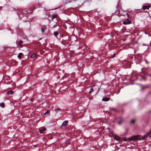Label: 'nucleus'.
<instances>
[{"label": "nucleus", "mask_w": 151, "mask_h": 151, "mask_svg": "<svg viewBox=\"0 0 151 151\" xmlns=\"http://www.w3.org/2000/svg\"><path fill=\"white\" fill-rule=\"evenodd\" d=\"M151 133V131L150 132L144 135L143 136H140L139 135L132 136L131 137V138L129 139V140H136L138 139L139 140H144L147 138L150 134Z\"/></svg>", "instance_id": "1"}, {"label": "nucleus", "mask_w": 151, "mask_h": 151, "mask_svg": "<svg viewBox=\"0 0 151 151\" xmlns=\"http://www.w3.org/2000/svg\"><path fill=\"white\" fill-rule=\"evenodd\" d=\"M54 111L56 113H61L62 112L63 110H61L59 108H55L54 109Z\"/></svg>", "instance_id": "2"}, {"label": "nucleus", "mask_w": 151, "mask_h": 151, "mask_svg": "<svg viewBox=\"0 0 151 151\" xmlns=\"http://www.w3.org/2000/svg\"><path fill=\"white\" fill-rule=\"evenodd\" d=\"M46 130V129L45 128H43L41 129H39V131L40 133H44L45 132Z\"/></svg>", "instance_id": "3"}, {"label": "nucleus", "mask_w": 151, "mask_h": 151, "mask_svg": "<svg viewBox=\"0 0 151 151\" xmlns=\"http://www.w3.org/2000/svg\"><path fill=\"white\" fill-rule=\"evenodd\" d=\"M123 24H130L131 23V22L129 19H127L126 21L123 22Z\"/></svg>", "instance_id": "4"}, {"label": "nucleus", "mask_w": 151, "mask_h": 151, "mask_svg": "<svg viewBox=\"0 0 151 151\" xmlns=\"http://www.w3.org/2000/svg\"><path fill=\"white\" fill-rule=\"evenodd\" d=\"M68 122V121L65 120L64 121L62 124V127H65L67 125Z\"/></svg>", "instance_id": "5"}, {"label": "nucleus", "mask_w": 151, "mask_h": 151, "mask_svg": "<svg viewBox=\"0 0 151 151\" xmlns=\"http://www.w3.org/2000/svg\"><path fill=\"white\" fill-rule=\"evenodd\" d=\"M70 139H68L66 140L65 142V145L66 146L68 145L70 143Z\"/></svg>", "instance_id": "6"}, {"label": "nucleus", "mask_w": 151, "mask_h": 151, "mask_svg": "<svg viewBox=\"0 0 151 151\" xmlns=\"http://www.w3.org/2000/svg\"><path fill=\"white\" fill-rule=\"evenodd\" d=\"M46 29V27L45 26L43 25L41 27V30L42 32H44Z\"/></svg>", "instance_id": "7"}, {"label": "nucleus", "mask_w": 151, "mask_h": 151, "mask_svg": "<svg viewBox=\"0 0 151 151\" xmlns=\"http://www.w3.org/2000/svg\"><path fill=\"white\" fill-rule=\"evenodd\" d=\"M111 37V35H108L106 36V39L107 41H109Z\"/></svg>", "instance_id": "8"}, {"label": "nucleus", "mask_w": 151, "mask_h": 151, "mask_svg": "<svg viewBox=\"0 0 151 151\" xmlns=\"http://www.w3.org/2000/svg\"><path fill=\"white\" fill-rule=\"evenodd\" d=\"M150 7V6H143V7L142 8V9L144 10L145 9H148Z\"/></svg>", "instance_id": "9"}, {"label": "nucleus", "mask_w": 151, "mask_h": 151, "mask_svg": "<svg viewBox=\"0 0 151 151\" xmlns=\"http://www.w3.org/2000/svg\"><path fill=\"white\" fill-rule=\"evenodd\" d=\"M37 55L35 53L33 54L31 56V58H34L35 57H37Z\"/></svg>", "instance_id": "10"}, {"label": "nucleus", "mask_w": 151, "mask_h": 151, "mask_svg": "<svg viewBox=\"0 0 151 151\" xmlns=\"http://www.w3.org/2000/svg\"><path fill=\"white\" fill-rule=\"evenodd\" d=\"M109 99L108 98H104L102 99V100L103 101H109Z\"/></svg>", "instance_id": "11"}, {"label": "nucleus", "mask_w": 151, "mask_h": 151, "mask_svg": "<svg viewBox=\"0 0 151 151\" xmlns=\"http://www.w3.org/2000/svg\"><path fill=\"white\" fill-rule=\"evenodd\" d=\"M57 16V15L56 14L53 15L51 17L52 20L54 18H56Z\"/></svg>", "instance_id": "12"}, {"label": "nucleus", "mask_w": 151, "mask_h": 151, "mask_svg": "<svg viewBox=\"0 0 151 151\" xmlns=\"http://www.w3.org/2000/svg\"><path fill=\"white\" fill-rule=\"evenodd\" d=\"M22 53H19V55L18 56V57L19 58H20L22 56Z\"/></svg>", "instance_id": "13"}, {"label": "nucleus", "mask_w": 151, "mask_h": 151, "mask_svg": "<svg viewBox=\"0 0 151 151\" xmlns=\"http://www.w3.org/2000/svg\"><path fill=\"white\" fill-rule=\"evenodd\" d=\"M131 138V137L130 138H128L127 139H125V138H124L123 139V140L124 141H132L133 140H129V139H130Z\"/></svg>", "instance_id": "14"}, {"label": "nucleus", "mask_w": 151, "mask_h": 151, "mask_svg": "<svg viewBox=\"0 0 151 151\" xmlns=\"http://www.w3.org/2000/svg\"><path fill=\"white\" fill-rule=\"evenodd\" d=\"M13 93V91H9L7 92V94L9 95H11Z\"/></svg>", "instance_id": "15"}, {"label": "nucleus", "mask_w": 151, "mask_h": 151, "mask_svg": "<svg viewBox=\"0 0 151 151\" xmlns=\"http://www.w3.org/2000/svg\"><path fill=\"white\" fill-rule=\"evenodd\" d=\"M114 139L117 141H119V142H120L121 141V139H120L119 138H117V137H114Z\"/></svg>", "instance_id": "16"}, {"label": "nucleus", "mask_w": 151, "mask_h": 151, "mask_svg": "<svg viewBox=\"0 0 151 151\" xmlns=\"http://www.w3.org/2000/svg\"><path fill=\"white\" fill-rule=\"evenodd\" d=\"M0 106L2 108H4V105L3 103H2L0 104Z\"/></svg>", "instance_id": "17"}, {"label": "nucleus", "mask_w": 151, "mask_h": 151, "mask_svg": "<svg viewBox=\"0 0 151 151\" xmlns=\"http://www.w3.org/2000/svg\"><path fill=\"white\" fill-rule=\"evenodd\" d=\"M93 91V87H91L90 88V90L89 92V93H91Z\"/></svg>", "instance_id": "18"}, {"label": "nucleus", "mask_w": 151, "mask_h": 151, "mask_svg": "<svg viewBox=\"0 0 151 151\" xmlns=\"http://www.w3.org/2000/svg\"><path fill=\"white\" fill-rule=\"evenodd\" d=\"M58 34V33L56 32H55L54 33V36L57 37V35Z\"/></svg>", "instance_id": "19"}, {"label": "nucleus", "mask_w": 151, "mask_h": 151, "mask_svg": "<svg viewBox=\"0 0 151 151\" xmlns=\"http://www.w3.org/2000/svg\"><path fill=\"white\" fill-rule=\"evenodd\" d=\"M50 111H47L45 113V115H46L47 114H48V115H49Z\"/></svg>", "instance_id": "20"}, {"label": "nucleus", "mask_w": 151, "mask_h": 151, "mask_svg": "<svg viewBox=\"0 0 151 151\" xmlns=\"http://www.w3.org/2000/svg\"><path fill=\"white\" fill-rule=\"evenodd\" d=\"M22 41L20 40L19 42V45L20 46H22Z\"/></svg>", "instance_id": "21"}, {"label": "nucleus", "mask_w": 151, "mask_h": 151, "mask_svg": "<svg viewBox=\"0 0 151 151\" xmlns=\"http://www.w3.org/2000/svg\"><path fill=\"white\" fill-rule=\"evenodd\" d=\"M124 12H125V14H124V15H123L124 16H126L125 14H126V15H128V14H127V11H124Z\"/></svg>", "instance_id": "22"}, {"label": "nucleus", "mask_w": 151, "mask_h": 151, "mask_svg": "<svg viewBox=\"0 0 151 151\" xmlns=\"http://www.w3.org/2000/svg\"><path fill=\"white\" fill-rule=\"evenodd\" d=\"M116 55V53H114L113 55V56L111 57V58H112L114 57Z\"/></svg>", "instance_id": "23"}, {"label": "nucleus", "mask_w": 151, "mask_h": 151, "mask_svg": "<svg viewBox=\"0 0 151 151\" xmlns=\"http://www.w3.org/2000/svg\"><path fill=\"white\" fill-rule=\"evenodd\" d=\"M123 121L122 120H121L120 121H119V122H118V123L120 125H121V123H122V122Z\"/></svg>", "instance_id": "24"}, {"label": "nucleus", "mask_w": 151, "mask_h": 151, "mask_svg": "<svg viewBox=\"0 0 151 151\" xmlns=\"http://www.w3.org/2000/svg\"><path fill=\"white\" fill-rule=\"evenodd\" d=\"M135 120H132L131 122L132 123H133L134 122Z\"/></svg>", "instance_id": "25"}, {"label": "nucleus", "mask_w": 151, "mask_h": 151, "mask_svg": "<svg viewBox=\"0 0 151 151\" xmlns=\"http://www.w3.org/2000/svg\"><path fill=\"white\" fill-rule=\"evenodd\" d=\"M70 52V53H73L74 52V51H71Z\"/></svg>", "instance_id": "26"}, {"label": "nucleus", "mask_w": 151, "mask_h": 151, "mask_svg": "<svg viewBox=\"0 0 151 151\" xmlns=\"http://www.w3.org/2000/svg\"><path fill=\"white\" fill-rule=\"evenodd\" d=\"M33 100V99H30V101L31 102H32Z\"/></svg>", "instance_id": "27"}, {"label": "nucleus", "mask_w": 151, "mask_h": 151, "mask_svg": "<svg viewBox=\"0 0 151 151\" xmlns=\"http://www.w3.org/2000/svg\"><path fill=\"white\" fill-rule=\"evenodd\" d=\"M23 38H24V39H26V36H24L23 37Z\"/></svg>", "instance_id": "28"}, {"label": "nucleus", "mask_w": 151, "mask_h": 151, "mask_svg": "<svg viewBox=\"0 0 151 151\" xmlns=\"http://www.w3.org/2000/svg\"><path fill=\"white\" fill-rule=\"evenodd\" d=\"M101 86L100 85L99 86V87H98L99 88Z\"/></svg>", "instance_id": "29"}, {"label": "nucleus", "mask_w": 151, "mask_h": 151, "mask_svg": "<svg viewBox=\"0 0 151 151\" xmlns=\"http://www.w3.org/2000/svg\"><path fill=\"white\" fill-rule=\"evenodd\" d=\"M36 146V145H34V146L35 147Z\"/></svg>", "instance_id": "30"}, {"label": "nucleus", "mask_w": 151, "mask_h": 151, "mask_svg": "<svg viewBox=\"0 0 151 151\" xmlns=\"http://www.w3.org/2000/svg\"><path fill=\"white\" fill-rule=\"evenodd\" d=\"M112 109L114 110V109Z\"/></svg>", "instance_id": "31"}, {"label": "nucleus", "mask_w": 151, "mask_h": 151, "mask_svg": "<svg viewBox=\"0 0 151 151\" xmlns=\"http://www.w3.org/2000/svg\"><path fill=\"white\" fill-rule=\"evenodd\" d=\"M143 45H145V44H143Z\"/></svg>", "instance_id": "32"}, {"label": "nucleus", "mask_w": 151, "mask_h": 151, "mask_svg": "<svg viewBox=\"0 0 151 151\" xmlns=\"http://www.w3.org/2000/svg\"><path fill=\"white\" fill-rule=\"evenodd\" d=\"M66 88V89H67V87H66V88Z\"/></svg>", "instance_id": "33"}]
</instances>
